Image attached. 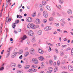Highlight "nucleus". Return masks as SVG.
Masks as SVG:
<instances>
[{
    "mask_svg": "<svg viewBox=\"0 0 73 73\" xmlns=\"http://www.w3.org/2000/svg\"><path fill=\"white\" fill-rule=\"evenodd\" d=\"M56 62H54L53 64V65L54 66H56Z\"/></svg>",
    "mask_w": 73,
    "mask_h": 73,
    "instance_id": "a18cd8bd",
    "label": "nucleus"
},
{
    "mask_svg": "<svg viewBox=\"0 0 73 73\" xmlns=\"http://www.w3.org/2000/svg\"><path fill=\"white\" fill-rule=\"evenodd\" d=\"M59 2L60 4H62L64 3V0H59Z\"/></svg>",
    "mask_w": 73,
    "mask_h": 73,
    "instance_id": "a878e982",
    "label": "nucleus"
},
{
    "mask_svg": "<svg viewBox=\"0 0 73 73\" xmlns=\"http://www.w3.org/2000/svg\"><path fill=\"white\" fill-rule=\"evenodd\" d=\"M49 63L50 65H52V64H53V61H52V60H50Z\"/></svg>",
    "mask_w": 73,
    "mask_h": 73,
    "instance_id": "5701e85b",
    "label": "nucleus"
},
{
    "mask_svg": "<svg viewBox=\"0 0 73 73\" xmlns=\"http://www.w3.org/2000/svg\"><path fill=\"white\" fill-rule=\"evenodd\" d=\"M60 45V43L56 44V46H59Z\"/></svg>",
    "mask_w": 73,
    "mask_h": 73,
    "instance_id": "8fccbe9b",
    "label": "nucleus"
},
{
    "mask_svg": "<svg viewBox=\"0 0 73 73\" xmlns=\"http://www.w3.org/2000/svg\"><path fill=\"white\" fill-rule=\"evenodd\" d=\"M4 67H1V68H0V71H1L2 70H4Z\"/></svg>",
    "mask_w": 73,
    "mask_h": 73,
    "instance_id": "72a5a7b5",
    "label": "nucleus"
},
{
    "mask_svg": "<svg viewBox=\"0 0 73 73\" xmlns=\"http://www.w3.org/2000/svg\"><path fill=\"white\" fill-rule=\"evenodd\" d=\"M60 60H58L57 62V65H58V66H60Z\"/></svg>",
    "mask_w": 73,
    "mask_h": 73,
    "instance_id": "ea45409f",
    "label": "nucleus"
},
{
    "mask_svg": "<svg viewBox=\"0 0 73 73\" xmlns=\"http://www.w3.org/2000/svg\"><path fill=\"white\" fill-rule=\"evenodd\" d=\"M67 46L66 45H63L62 46V48H66V47Z\"/></svg>",
    "mask_w": 73,
    "mask_h": 73,
    "instance_id": "a19ab883",
    "label": "nucleus"
},
{
    "mask_svg": "<svg viewBox=\"0 0 73 73\" xmlns=\"http://www.w3.org/2000/svg\"><path fill=\"white\" fill-rule=\"evenodd\" d=\"M26 20L28 23L32 22V19L31 17L28 18Z\"/></svg>",
    "mask_w": 73,
    "mask_h": 73,
    "instance_id": "6e6552de",
    "label": "nucleus"
},
{
    "mask_svg": "<svg viewBox=\"0 0 73 73\" xmlns=\"http://www.w3.org/2000/svg\"><path fill=\"white\" fill-rule=\"evenodd\" d=\"M12 48V47H10V48H8L6 51L7 55L6 56V58H8L10 54V51H11V49Z\"/></svg>",
    "mask_w": 73,
    "mask_h": 73,
    "instance_id": "f257e3e1",
    "label": "nucleus"
},
{
    "mask_svg": "<svg viewBox=\"0 0 73 73\" xmlns=\"http://www.w3.org/2000/svg\"><path fill=\"white\" fill-rule=\"evenodd\" d=\"M57 33V32L56 31H54L53 32V34H54V35H56Z\"/></svg>",
    "mask_w": 73,
    "mask_h": 73,
    "instance_id": "5fc2aeb1",
    "label": "nucleus"
},
{
    "mask_svg": "<svg viewBox=\"0 0 73 73\" xmlns=\"http://www.w3.org/2000/svg\"><path fill=\"white\" fill-rule=\"evenodd\" d=\"M46 21H47V20L46 19H44L43 20V23H46Z\"/></svg>",
    "mask_w": 73,
    "mask_h": 73,
    "instance_id": "e433bc0d",
    "label": "nucleus"
},
{
    "mask_svg": "<svg viewBox=\"0 0 73 73\" xmlns=\"http://www.w3.org/2000/svg\"><path fill=\"white\" fill-rule=\"evenodd\" d=\"M27 27L28 28H29V29H30L31 28V24L30 25L29 24H28L27 26Z\"/></svg>",
    "mask_w": 73,
    "mask_h": 73,
    "instance_id": "58836bf2",
    "label": "nucleus"
},
{
    "mask_svg": "<svg viewBox=\"0 0 73 73\" xmlns=\"http://www.w3.org/2000/svg\"><path fill=\"white\" fill-rule=\"evenodd\" d=\"M57 68H55L54 70V72H57Z\"/></svg>",
    "mask_w": 73,
    "mask_h": 73,
    "instance_id": "c03bdc74",
    "label": "nucleus"
},
{
    "mask_svg": "<svg viewBox=\"0 0 73 73\" xmlns=\"http://www.w3.org/2000/svg\"><path fill=\"white\" fill-rule=\"evenodd\" d=\"M48 45H50V46H52L53 45L52 44L50 43H48L47 44Z\"/></svg>",
    "mask_w": 73,
    "mask_h": 73,
    "instance_id": "bf43d9fd",
    "label": "nucleus"
},
{
    "mask_svg": "<svg viewBox=\"0 0 73 73\" xmlns=\"http://www.w3.org/2000/svg\"><path fill=\"white\" fill-rule=\"evenodd\" d=\"M23 50H19V52H17V54H21V53H23Z\"/></svg>",
    "mask_w": 73,
    "mask_h": 73,
    "instance_id": "4be33fe9",
    "label": "nucleus"
},
{
    "mask_svg": "<svg viewBox=\"0 0 73 73\" xmlns=\"http://www.w3.org/2000/svg\"><path fill=\"white\" fill-rule=\"evenodd\" d=\"M38 51L40 53H41V54H43V53H44V51H43V50H41V49L40 48L39 49Z\"/></svg>",
    "mask_w": 73,
    "mask_h": 73,
    "instance_id": "4468645a",
    "label": "nucleus"
},
{
    "mask_svg": "<svg viewBox=\"0 0 73 73\" xmlns=\"http://www.w3.org/2000/svg\"><path fill=\"white\" fill-rule=\"evenodd\" d=\"M9 3H11V0H7L6 3V6L5 8L7 7L9 4Z\"/></svg>",
    "mask_w": 73,
    "mask_h": 73,
    "instance_id": "9b49d317",
    "label": "nucleus"
},
{
    "mask_svg": "<svg viewBox=\"0 0 73 73\" xmlns=\"http://www.w3.org/2000/svg\"><path fill=\"white\" fill-rule=\"evenodd\" d=\"M15 27H16V25H15V23H13L12 24V27L14 29L15 28Z\"/></svg>",
    "mask_w": 73,
    "mask_h": 73,
    "instance_id": "bb28decb",
    "label": "nucleus"
},
{
    "mask_svg": "<svg viewBox=\"0 0 73 73\" xmlns=\"http://www.w3.org/2000/svg\"><path fill=\"white\" fill-rule=\"evenodd\" d=\"M42 4L43 5H45L46 4V3L45 1H42Z\"/></svg>",
    "mask_w": 73,
    "mask_h": 73,
    "instance_id": "cd10ccee",
    "label": "nucleus"
},
{
    "mask_svg": "<svg viewBox=\"0 0 73 73\" xmlns=\"http://www.w3.org/2000/svg\"><path fill=\"white\" fill-rule=\"evenodd\" d=\"M46 8L48 10H49V11H50V7L49 6H47Z\"/></svg>",
    "mask_w": 73,
    "mask_h": 73,
    "instance_id": "c9c22d12",
    "label": "nucleus"
},
{
    "mask_svg": "<svg viewBox=\"0 0 73 73\" xmlns=\"http://www.w3.org/2000/svg\"><path fill=\"white\" fill-rule=\"evenodd\" d=\"M40 10L41 12H42L44 10V7L41 5H40Z\"/></svg>",
    "mask_w": 73,
    "mask_h": 73,
    "instance_id": "ddd939ff",
    "label": "nucleus"
},
{
    "mask_svg": "<svg viewBox=\"0 0 73 73\" xmlns=\"http://www.w3.org/2000/svg\"><path fill=\"white\" fill-rule=\"evenodd\" d=\"M30 68V65H26L24 66V69H28Z\"/></svg>",
    "mask_w": 73,
    "mask_h": 73,
    "instance_id": "dca6fc26",
    "label": "nucleus"
},
{
    "mask_svg": "<svg viewBox=\"0 0 73 73\" xmlns=\"http://www.w3.org/2000/svg\"><path fill=\"white\" fill-rule=\"evenodd\" d=\"M43 14L44 17H45V18H47V17H48V13H47V11H44Z\"/></svg>",
    "mask_w": 73,
    "mask_h": 73,
    "instance_id": "7ed1b4c3",
    "label": "nucleus"
},
{
    "mask_svg": "<svg viewBox=\"0 0 73 73\" xmlns=\"http://www.w3.org/2000/svg\"><path fill=\"white\" fill-rule=\"evenodd\" d=\"M62 73H68L67 72H64V71H63L62 72Z\"/></svg>",
    "mask_w": 73,
    "mask_h": 73,
    "instance_id": "774afa93",
    "label": "nucleus"
},
{
    "mask_svg": "<svg viewBox=\"0 0 73 73\" xmlns=\"http://www.w3.org/2000/svg\"><path fill=\"white\" fill-rule=\"evenodd\" d=\"M55 52L57 54H58V53H59L58 51V50L57 48H55Z\"/></svg>",
    "mask_w": 73,
    "mask_h": 73,
    "instance_id": "f704fd0d",
    "label": "nucleus"
},
{
    "mask_svg": "<svg viewBox=\"0 0 73 73\" xmlns=\"http://www.w3.org/2000/svg\"><path fill=\"white\" fill-rule=\"evenodd\" d=\"M41 32V30H39L38 31V35H41L42 34V32Z\"/></svg>",
    "mask_w": 73,
    "mask_h": 73,
    "instance_id": "a211bd4d",
    "label": "nucleus"
},
{
    "mask_svg": "<svg viewBox=\"0 0 73 73\" xmlns=\"http://www.w3.org/2000/svg\"><path fill=\"white\" fill-rule=\"evenodd\" d=\"M44 30L45 31H48V27H45L44 28Z\"/></svg>",
    "mask_w": 73,
    "mask_h": 73,
    "instance_id": "09e8293b",
    "label": "nucleus"
},
{
    "mask_svg": "<svg viewBox=\"0 0 73 73\" xmlns=\"http://www.w3.org/2000/svg\"><path fill=\"white\" fill-rule=\"evenodd\" d=\"M59 25H60V24L58 23H56L55 24V26L56 27H58L59 26Z\"/></svg>",
    "mask_w": 73,
    "mask_h": 73,
    "instance_id": "7c9ffc66",
    "label": "nucleus"
},
{
    "mask_svg": "<svg viewBox=\"0 0 73 73\" xmlns=\"http://www.w3.org/2000/svg\"><path fill=\"white\" fill-rule=\"evenodd\" d=\"M29 55V52H26L25 54V57H27Z\"/></svg>",
    "mask_w": 73,
    "mask_h": 73,
    "instance_id": "393cba45",
    "label": "nucleus"
},
{
    "mask_svg": "<svg viewBox=\"0 0 73 73\" xmlns=\"http://www.w3.org/2000/svg\"><path fill=\"white\" fill-rule=\"evenodd\" d=\"M71 54H72V56H73V48L72 49L71 51Z\"/></svg>",
    "mask_w": 73,
    "mask_h": 73,
    "instance_id": "37998d69",
    "label": "nucleus"
},
{
    "mask_svg": "<svg viewBox=\"0 0 73 73\" xmlns=\"http://www.w3.org/2000/svg\"><path fill=\"white\" fill-rule=\"evenodd\" d=\"M41 15V12H39L38 13V16H40Z\"/></svg>",
    "mask_w": 73,
    "mask_h": 73,
    "instance_id": "13d9d810",
    "label": "nucleus"
},
{
    "mask_svg": "<svg viewBox=\"0 0 73 73\" xmlns=\"http://www.w3.org/2000/svg\"><path fill=\"white\" fill-rule=\"evenodd\" d=\"M28 34L29 36H33L34 34H33V32L32 31L30 30L29 31Z\"/></svg>",
    "mask_w": 73,
    "mask_h": 73,
    "instance_id": "39448f33",
    "label": "nucleus"
},
{
    "mask_svg": "<svg viewBox=\"0 0 73 73\" xmlns=\"http://www.w3.org/2000/svg\"><path fill=\"white\" fill-rule=\"evenodd\" d=\"M18 73H23V72L20 71H18Z\"/></svg>",
    "mask_w": 73,
    "mask_h": 73,
    "instance_id": "338daca9",
    "label": "nucleus"
},
{
    "mask_svg": "<svg viewBox=\"0 0 73 73\" xmlns=\"http://www.w3.org/2000/svg\"><path fill=\"white\" fill-rule=\"evenodd\" d=\"M68 69L70 71H73V67L71 65H69L68 66Z\"/></svg>",
    "mask_w": 73,
    "mask_h": 73,
    "instance_id": "20e7f679",
    "label": "nucleus"
},
{
    "mask_svg": "<svg viewBox=\"0 0 73 73\" xmlns=\"http://www.w3.org/2000/svg\"><path fill=\"white\" fill-rule=\"evenodd\" d=\"M36 12H35L33 13L32 14V17H35L36 16Z\"/></svg>",
    "mask_w": 73,
    "mask_h": 73,
    "instance_id": "412c9836",
    "label": "nucleus"
},
{
    "mask_svg": "<svg viewBox=\"0 0 73 73\" xmlns=\"http://www.w3.org/2000/svg\"><path fill=\"white\" fill-rule=\"evenodd\" d=\"M31 28L32 29H36V25H34L33 24H31Z\"/></svg>",
    "mask_w": 73,
    "mask_h": 73,
    "instance_id": "0eeeda50",
    "label": "nucleus"
},
{
    "mask_svg": "<svg viewBox=\"0 0 73 73\" xmlns=\"http://www.w3.org/2000/svg\"><path fill=\"white\" fill-rule=\"evenodd\" d=\"M38 59L41 61H42L44 60V58L42 56H40L39 57Z\"/></svg>",
    "mask_w": 73,
    "mask_h": 73,
    "instance_id": "aec40b11",
    "label": "nucleus"
},
{
    "mask_svg": "<svg viewBox=\"0 0 73 73\" xmlns=\"http://www.w3.org/2000/svg\"><path fill=\"white\" fill-rule=\"evenodd\" d=\"M63 33H67L68 34V32L66 31H63Z\"/></svg>",
    "mask_w": 73,
    "mask_h": 73,
    "instance_id": "4d7b16f0",
    "label": "nucleus"
},
{
    "mask_svg": "<svg viewBox=\"0 0 73 73\" xmlns=\"http://www.w3.org/2000/svg\"><path fill=\"white\" fill-rule=\"evenodd\" d=\"M65 19H61L60 20V21L62 22L63 21H64Z\"/></svg>",
    "mask_w": 73,
    "mask_h": 73,
    "instance_id": "69168bd1",
    "label": "nucleus"
},
{
    "mask_svg": "<svg viewBox=\"0 0 73 73\" xmlns=\"http://www.w3.org/2000/svg\"><path fill=\"white\" fill-rule=\"evenodd\" d=\"M64 52H62V51H61L60 52V56H63L64 54Z\"/></svg>",
    "mask_w": 73,
    "mask_h": 73,
    "instance_id": "c756f323",
    "label": "nucleus"
},
{
    "mask_svg": "<svg viewBox=\"0 0 73 73\" xmlns=\"http://www.w3.org/2000/svg\"><path fill=\"white\" fill-rule=\"evenodd\" d=\"M30 52L31 54H34V53H35V50L33 49H31L30 51Z\"/></svg>",
    "mask_w": 73,
    "mask_h": 73,
    "instance_id": "1a4fd4ad",
    "label": "nucleus"
},
{
    "mask_svg": "<svg viewBox=\"0 0 73 73\" xmlns=\"http://www.w3.org/2000/svg\"><path fill=\"white\" fill-rule=\"evenodd\" d=\"M33 70H33V68L30 69L29 70V72L32 73V72H34Z\"/></svg>",
    "mask_w": 73,
    "mask_h": 73,
    "instance_id": "b1692460",
    "label": "nucleus"
},
{
    "mask_svg": "<svg viewBox=\"0 0 73 73\" xmlns=\"http://www.w3.org/2000/svg\"><path fill=\"white\" fill-rule=\"evenodd\" d=\"M48 31L50 30V29H52V28H51V27H48Z\"/></svg>",
    "mask_w": 73,
    "mask_h": 73,
    "instance_id": "603ef678",
    "label": "nucleus"
},
{
    "mask_svg": "<svg viewBox=\"0 0 73 73\" xmlns=\"http://www.w3.org/2000/svg\"><path fill=\"white\" fill-rule=\"evenodd\" d=\"M16 66V64L15 63H13L10 64V66L11 67H13V66H14V67H15Z\"/></svg>",
    "mask_w": 73,
    "mask_h": 73,
    "instance_id": "2eb2a0df",
    "label": "nucleus"
},
{
    "mask_svg": "<svg viewBox=\"0 0 73 73\" xmlns=\"http://www.w3.org/2000/svg\"><path fill=\"white\" fill-rule=\"evenodd\" d=\"M49 20L50 21H53V17H50Z\"/></svg>",
    "mask_w": 73,
    "mask_h": 73,
    "instance_id": "2f4dec72",
    "label": "nucleus"
},
{
    "mask_svg": "<svg viewBox=\"0 0 73 73\" xmlns=\"http://www.w3.org/2000/svg\"><path fill=\"white\" fill-rule=\"evenodd\" d=\"M32 68H35L37 67V66L36 65H33L32 66Z\"/></svg>",
    "mask_w": 73,
    "mask_h": 73,
    "instance_id": "79ce46f5",
    "label": "nucleus"
},
{
    "mask_svg": "<svg viewBox=\"0 0 73 73\" xmlns=\"http://www.w3.org/2000/svg\"><path fill=\"white\" fill-rule=\"evenodd\" d=\"M56 7L58 8L59 9H60L61 8V6L60 5H59L58 6H57V5H56Z\"/></svg>",
    "mask_w": 73,
    "mask_h": 73,
    "instance_id": "473e14b6",
    "label": "nucleus"
},
{
    "mask_svg": "<svg viewBox=\"0 0 73 73\" xmlns=\"http://www.w3.org/2000/svg\"><path fill=\"white\" fill-rule=\"evenodd\" d=\"M32 62H34L35 64H37L38 63V62L36 58H33L32 59Z\"/></svg>",
    "mask_w": 73,
    "mask_h": 73,
    "instance_id": "f03ea898",
    "label": "nucleus"
},
{
    "mask_svg": "<svg viewBox=\"0 0 73 73\" xmlns=\"http://www.w3.org/2000/svg\"><path fill=\"white\" fill-rule=\"evenodd\" d=\"M18 32H21V29H18Z\"/></svg>",
    "mask_w": 73,
    "mask_h": 73,
    "instance_id": "e2e57ef3",
    "label": "nucleus"
},
{
    "mask_svg": "<svg viewBox=\"0 0 73 73\" xmlns=\"http://www.w3.org/2000/svg\"><path fill=\"white\" fill-rule=\"evenodd\" d=\"M4 52V50H3L1 52V54H3Z\"/></svg>",
    "mask_w": 73,
    "mask_h": 73,
    "instance_id": "052dcab7",
    "label": "nucleus"
},
{
    "mask_svg": "<svg viewBox=\"0 0 73 73\" xmlns=\"http://www.w3.org/2000/svg\"><path fill=\"white\" fill-rule=\"evenodd\" d=\"M19 20H17L15 21V24H19Z\"/></svg>",
    "mask_w": 73,
    "mask_h": 73,
    "instance_id": "4c0bfd02",
    "label": "nucleus"
},
{
    "mask_svg": "<svg viewBox=\"0 0 73 73\" xmlns=\"http://www.w3.org/2000/svg\"><path fill=\"white\" fill-rule=\"evenodd\" d=\"M61 26H62V27H64V24L62 23H61Z\"/></svg>",
    "mask_w": 73,
    "mask_h": 73,
    "instance_id": "0e129e2a",
    "label": "nucleus"
},
{
    "mask_svg": "<svg viewBox=\"0 0 73 73\" xmlns=\"http://www.w3.org/2000/svg\"><path fill=\"white\" fill-rule=\"evenodd\" d=\"M45 65V64L44 62H42L41 63V67L42 68H44V65Z\"/></svg>",
    "mask_w": 73,
    "mask_h": 73,
    "instance_id": "6ab92c4d",
    "label": "nucleus"
},
{
    "mask_svg": "<svg viewBox=\"0 0 73 73\" xmlns=\"http://www.w3.org/2000/svg\"><path fill=\"white\" fill-rule=\"evenodd\" d=\"M71 48L70 47H68V48H67L66 49V50L67 51H68V50H70Z\"/></svg>",
    "mask_w": 73,
    "mask_h": 73,
    "instance_id": "6e6d98bb",
    "label": "nucleus"
},
{
    "mask_svg": "<svg viewBox=\"0 0 73 73\" xmlns=\"http://www.w3.org/2000/svg\"><path fill=\"white\" fill-rule=\"evenodd\" d=\"M32 42H36V39H35V38H33L32 40Z\"/></svg>",
    "mask_w": 73,
    "mask_h": 73,
    "instance_id": "c85d7f7f",
    "label": "nucleus"
},
{
    "mask_svg": "<svg viewBox=\"0 0 73 73\" xmlns=\"http://www.w3.org/2000/svg\"><path fill=\"white\" fill-rule=\"evenodd\" d=\"M36 24H40V19H36Z\"/></svg>",
    "mask_w": 73,
    "mask_h": 73,
    "instance_id": "f3484780",
    "label": "nucleus"
},
{
    "mask_svg": "<svg viewBox=\"0 0 73 73\" xmlns=\"http://www.w3.org/2000/svg\"><path fill=\"white\" fill-rule=\"evenodd\" d=\"M19 58L20 59H21L23 58V55H21L19 57Z\"/></svg>",
    "mask_w": 73,
    "mask_h": 73,
    "instance_id": "680f3d73",
    "label": "nucleus"
},
{
    "mask_svg": "<svg viewBox=\"0 0 73 73\" xmlns=\"http://www.w3.org/2000/svg\"><path fill=\"white\" fill-rule=\"evenodd\" d=\"M67 13L68 14H69V15H72V10L69 9L67 11Z\"/></svg>",
    "mask_w": 73,
    "mask_h": 73,
    "instance_id": "f8f14e48",
    "label": "nucleus"
},
{
    "mask_svg": "<svg viewBox=\"0 0 73 73\" xmlns=\"http://www.w3.org/2000/svg\"><path fill=\"white\" fill-rule=\"evenodd\" d=\"M26 38H27V36L24 35L23 37L21 38V41L22 42H23V40H25Z\"/></svg>",
    "mask_w": 73,
    "mask_h": 73,
    "instance_id": "423d86ee",
    "label": "nucleus"
},
{
    "mask_svg": "<svg viewBox=\"0 0 73 73\" xmlns=\"http://www.w3.org/2000/svg\"><path fill=\"white\" fill-rule=\"evenodd\" d=\"M54 60H56L57 59V56L56 55H54Z\"/></svg>",
    "mask_w": 73,
    "mask_h": 73,
    "instance_id": "49530a36",
    "label": "nucleus"
},
{
    "mask_svg": "<svg viewBox=\"0 0 73 73\" xmlns=\"http://www.w3.org/2000/svg\"><path fill=\"white\" fill-rule=\"evenodd\" d=\"M18 67L19 68H21V65L20 64L18 65Z\"/></svg>",
    "mask_w": 73,
    "mask_h": 73,
    "instance_id": "de8ad7c7",
    "label": "nucleus"
},
{
    "mask_svg": "<svg viewBox=\"0 0 73 73\" xmlns=\"http://www.w3.org/2000/svg\"><path fill=\"white\" fill-rule=\"evenodd\" d=\"M27 42L28 45H29V44H30V43H29V40H27Z\"/></svg>",
    "mask_w": 73,
    "mask_h": 73,
    "instance_id": "3c124183",
    "label": "nucleus"
},
{
    "mask_svg": "<svg viewBox=\"0 0 73 73\" xmlns=\"http://www.w3.org/2000/svg\"><path fill=\"white\" fill-rule=\"evenodd\" d=\"M17 53L18 52H17L13 53L12 55V57L13 58H14L15 57H16V54H17Z\"/></svg>",
    "mask_w": 73,
    "mask_h": 73,
    "instance_id": "9d476101",
    "label": "nucleus"
},
{
    "mask_svg": "<svg viewBox=\"0 0 73 73\" xmlns=\"http://www.w3.org/2000/svg\"><path fill=\"white\" fill-rule=\"evenodd\" d=\"M33 72H36L37 70V69H34L33 68Z\"/></svg>",
    "mask_w": 73,
    "mask_h": 73,
    "instance_id": "864d4df0",
    "label": "nucleus"
}]
</instances>
